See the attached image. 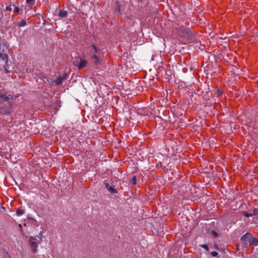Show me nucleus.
I'll use <instances>...</instances> for the list:
<instances>
[{
	"mask_svg": "<svg viewBox=\"0 0 258 258\" xmlns=\"http://www.w3.org/2000/svg\"><path fill=\"white\" fill-rule=\"evenodd\" d=\"M7 48V45L3 41L0 40V57L3 60L6 64L4 65V69L6 73L10 72L9 70V66L7 64L8 63V55L6 53H4L5 49Z\"/></svg>",
	"mask_w": 258,
	"mask_h": 258,
	"instance_id": "nucleus-1",
	"label": "nucleus"
},
{
	"mask_svg": "<svg viewBox=\"0 0 258 258\" xmlns=\"http://www.w3.org/2000/svg\"><path fill=\"white\" fill-rule=\"evenodd\" d=\"M29 245L34 253L37 251L38 244L37 243V240L33 237H30L29 238Z\"/></svg>",
	"mask_w": 258,
	"mask_h": 258,
	"instance_id": "nucleus-2",
	"label": "nucleus"
},
{
	"mask_svg": "<svg viewBox=\"0 0 258 258\" xmlns=\"http://www.w3.org/2000/svg\"><path fill=\"white\" fill-rule=\"evenodd\" d=\"M241 239L244 240L247 239L251 244L257 245L258 243V240L256 238L252 237L251 235L249 233H246L243 235L241 237Z\"/></svg>",
	"mask_w": 258,
	"mask_h": 258,
	"instance_id": "nucleus-3",
	"label": "nucleus"
},
{
	"mask_svg": "<svg viewBox=\"0 0 258 258\" xmlns=\"http://www.w3.org/2000/svg\"><path fill=\"white\" fill-rule=\"evenodd\" d=\"M7 104L8 105V106H2L0 107L1 114L8 115L11 113V106H10V103L8 101H7L5 104V105Z\"/></svg>",
	"mask_w": 258,
	"mask_h": 258,
	"instance_id": "nucleus-4",
	"label": "nucleus"
},
{
	"mask_svg": "<svg viewBox=\"0 0 258 258\" xmlns=\"http://www.w3.org/2000/svg\"><path fill=\"white\" fill-rule=\"evenodd\" d=\"M178 34L182 37H188L191 34V31L188 28L182 27L178 30Z\"/></svg>",
	"mask_w": 258,
	"mask_h": 258,
	"instance_id": "nucleus-5",
	"label": "nucleus"
},
{
	"mask_svg": "<svg viewBox=\"0 0 258 258\" xmlns=\"http://www.w3.org/2000/svg\"><path fill=\"white\" fill-rule=\"evenodd\" d=\"M74 64L79 69L84 68L87 63V60L83 59L75 60L73 62Z\"/></svg>",
	"mask_w": 258,
	"mask_h": 258,
	"instance_id": "nucleus-6",
	"label": "nucleus"
},
{
	"mask_svg": "<svg viewBox=\"0 0 258 258\" xmlns=\"http://www.w3.org/2000/svg\"><path fill=\"white\" fill-rule=\"evenodd\" d=\"M68 75L67 73H64L62 76H59L57 79L55 81V84L56 85H60L62 84V82L63 80H65L68 78Z\"/></svg>",
	"mask_w": 258,
	"mask_h": 258,
	"instance_id": "nucleus-7",
	"label": "nucleus"
},
{
	"mask_svg": "<svg viewBox=\"0 0 258 258\" xmlns=\"http://www.w3.org/2000/svg\"><path fill=\"white\" fill-rule=\"evenodd\" d=\"M242 214L246 217H250V216H252L253 215H258V210H254L253 211V214H249V213H247L245 211H244L242 212Z\"/></svg>",
	"mask_w": 258,
	"mask_h": 258,
	"instance_id": "nucleus-8",
	"label": "nucleus"
},
{
	"mask_svg": "<svg viewBox=\"0 0 258 258\" xmlns=\"http://www.w3.org/2000/svg\"><path fill=\"white\" fill-rule=\"evenodd\" d=\"M1 97L2 99H5V100H9L14 99L13 96L11 94H9V95L5 94V95L1 96Z\"/></svg>",
	"mask_w": 258,
	"mask_h": 258,
	"instance_id": "nucleus-9",
	"label": "nucleus"
},
{
	"mask_svg": "<svg viewBox=\"0 0 258 258\" xmlns=\"http://www.w3.org/2000/svg\"><path fill=\"white\" fill-rule=\"evenodd\" d=\"M92 59L96 64H99L100 62V60L99 56L95 54H94V55L92 56Z\"/></svg>",
	"mask_w": 258,
	"mask_h": 258,
	"instance_id": "nucleus-10",
	"label": "nucleus"
},
{
	"mask_svg": "<svg viewBox=\"0 0 258 258\" xmlns=\"http://www.w3.org/2000/svg\"><path fill=\"white\" fill-rule=\"evenodd\" d=\"M58 15L62 18L67 17L68 16V12L64 10H60Z\"/></svg>",
	"mask_w": 258,
	"mask_h": 258,
	"instance_id": "nucleus-11",
	"label": "nucleus"
},
{
	"mask_svg": "<svg viewBox=\"0 0 258 258\" xmlns=\"http://www.w3.org/2000/svg\"><path fill=\"white\" fill-rule=\"evenodd\" d=\"M24 213V211L22 209H19L17 211V215L18 216H20L22 215Z\"/></svg>",
	"mask_w": 258,
	"mask_h": 258,
	"instance_id": "nucleus-12",
	"label": "nucleus"
},
{
	"mask_svg": "<svg viewBox=\"0 0 258 258\" xmlns=\"http://www.w3.org/2000/svg\"><path fill=\"white\" fill-rule=\"evenodd\" d=\"M108 191L112 194H115L117 192L116 189L112 187H109Z\"/></svg>",
	"mask_w": 258,
	"mask_h": 258,
	"instance_id": "nucleus-13",
	"label": "nucleus"
},
{
	"mask_svg": "<svg viewBox=\"0 0 258 258\" xmlns=\"http://www.w3.org/2000/svg\"><path fill=\"white\" fill-rule=\"evenodd\" d=\"M14 12L15 13H19L20 11V9L17 6H14Z\"/></svg>",
	"mask_w": 258,
	"mask_h": 258,
	"instance_id": "nucleus-14",
	"label": "nucleus"
},
{
	"mask_svg": "<svg viewBox=\"0 0 258 258\" xmlns=\"http://www.w3.org/2000/svg\"><path fill=\"white\" fill-rule=\"evenodd\" d=\"M26 22L25 21H21L19 24V26L20 27H23V26H25L26 25Z\"/></svg>",
	"mask_w": 258,
	"mask_h": 258,
	"instance_id": "nucleus-15",
	"label": "nucleus"
},
{
	"mask_svg": "<svg viewBox=\"0 0 258 258\" xmlns=\"http://www.w3.org/2000/svg\"><path fill=\"white\" fill-rule=\"evenodd\" d=\"M6 10L8 11H11L12 10V8L11 5L7 6L6 8Z\"/></svg>",
	"mask_w": 258,
	"mask_h": 258,
	"instance_id": "nucleus-16",
	"label": "nucleus"
},
{
	"mask_svg": "<svg viewBox=\"0 0 258 258\" xmlns=\"http://www.w3.org/2000/svg\"><path fill=\"white\" fill-rule=\"evenodd\" d=\"M211 254V255H212L213 256H214V257L217 256V255H218V253H217V252L215 251H212Z\"/></svg>",
	"mask_w": 258,
	"mask_h": 258,
	"instance_id": "nucleus-17",
	"label": "nucleus"
},
{
	"mask_svg": "<svg viewBox=\"0 0 258 258\" xmlns=\"http://www.w3.org/2000/svg\"><path fill=\"white\" fill-rule=\"evenodd\" d=\"M201 247L205 249L206 250L209 249V247L206 244H202L201 245Z\"/></svg>",
	"mask_w": 258,
	"mask_h": 258,
	"instance_id": "nucleus-18",
	"label": "nucleus"
},
{
	"mask_svg": "<svg viewBox=\"0 0 258 258\" xmlns=\"http://www.w3.org/2000/svg\"><path fill=\"white\" fill-rule=\"evenodd\" d=\"M35 0H26L27 3L29 4H33L34 3Z\"/></svg>",
	"mask_w": 258,
	"mask_h": 258,
	"instance_id": "nucleus-19",
	"label": "nucleus"
},
{
	"mask_svg": "<svg viewBox=\"0 0 258 258\" xmlns=\"http://www.w3.org/2000/svg\"><path fill=\"white\" fill-rule=\"evenodd\" d=\"M92 47L93 48V49H94V50L95 51V52H96V53H98V52L100 51V49H99L97 48L96 47V46H94V45H93V46H92Z\"/></svg>",
	"mask_w": 258,
	"mask_h": 258,
	"instance_id": "nucleus-20",
	"label": "nucleus"
},
{
	"mask_svg": "<svg viewBox=\"0 0 258 258\" xmlns=\"http://www.w3.org/2000/svg\"><path fill=\"white\" fill-rule=\"evenodd\" d=\"M132 182L134 184H136V176H134L133 178H132Z\"/></svg>",
	"mask_w": 258,
	"mask_h": 258,
	"instance_id": "nucleus-21",
	"label": "nucleus"
},
{
	"mask_svg": "<svg viewBox=\"0 0 258 258\" xmlns=\"http://www.w3.org/2000/svg\"><path fill=\"white\" fill-rule=\"evenodd\" d=\"M105 186L106 188H107L108 190L109 189V187H111L109 184L108 183L105 184Z\"/></svg>",
	"mask_w": 258,
	"mask_h": 258,
	"instance_id": "nucleus-22",
	"label": "nucleus"
},
{
	"mask_svg": "<svg viewBox=\"0 0 258 258\" xmlns=\"http://www.w3.org/2000/svg\"><path fill=\"white\" fill-rule=\"evenodd\" d=\"M218 95H220L222 94V92L220 91L219 90L218 91Z\"/></svg>",
	"mask_w": 258,
	"mask_h": 258,
	"instance_id": "nucleus-23",
	"label": "nucleus"
}]
</instances>
